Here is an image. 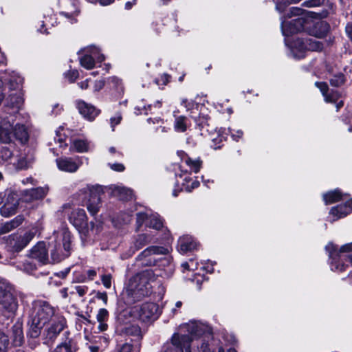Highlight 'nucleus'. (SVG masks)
<instances>
[{
	"label": "nucleus",
	"instance_id": "35",
	"mask_svg": "<svg viewBox=\"0 0 352 352\" xmlns=\"http://www.w3.org/2000/svg\"><path fill=\"white\" fill-rule=\"evenodd\" d=\"M188 127V120L184 116H179L175 118L174 128L177 132H184Z\"/></svg>",
	"mask_w": 352,
	"mask_h": 352
},
{
	"label": "nucleus",
	"instance_id": "12",
	"mask_svg": "<svg viewBox=\"0 0 352 352\" xmlns=\"http://www.w3.org/2000/svg\"><path fill=\"white\" fill-rule=\"evenodd\" d=\"M80 192L89 194V199L87 203V208L91 215H95L99 211L101 205L100 193L102 188L100 186H89L80 190Z\"/></svg>",
	"mask_w": 352,
	"mask_h": 352
},
{
	"label": "nucleus",
	"instance_id": "30",
	"mask_svg": "<svg viewBox=\"0 0 352 352\" xmlns=\"http://www.w3.org/2000/svg\"><path fill=\"white\" fill-rule=\"evenodd\" d=\"M24 221V217L22 215H18L12 220L5 223L0 228V233L3 234L9 232L12 230L19 226Z\"/></svg>",
	"mask_w": 352,
	"mask_h": 352
},
{
	"label": "nucleus",
	"instance_id": "15",
	"mask_svg": "<svg viewBox=\"0 0 352 352\" xmlns=\"http://www.w3.org/2000/svg\"><path fill=\"white\" fill-rule=\"evenodd\" d=\"M305 26V19L302 17L298 16L289 22L285 20L281 22V30L283 34L288 36L302 31Z\"/></svg>",
	"mask_w": 352,
	"mask_h": 352
},
{
	"label": "nucleus",
	"instance_id": "17",
	"mask_svg": "<svg viewBox=\"0 0 352 352\" xmlns=\"http://www.w3.org/2000/svg\"><path fill=\"white\" fill-rule=\"evenodd\" d=\"M34 162V150L26 147L19 155L16 162L13 164L16 170L27 169L32 166Z\"/></svg>",
	"mask_w": 352,
	"mask_h": 352
},
{
	"label": "nucleus",
	"instance_id": "27",
	"mask_svg": "<svg viewBox=\"0 0 352 352\" xmlns=\"http://www.w3.org/2000/svg\"><path fill=\"white\" fill-rule=\"evenodd\" d=\"M14 137L21 144H26L30 138L28 128L23 124H16L14 127Z\"/></svg>",
	"mask_w": 352,
	"mask_h": 352
},
{
	"label": "nucleus",
	"instance_id": "37",
	"mask_svg": "<svg viewBox=\"0 0 352 352\" xmlns=\"http://www.w3.org/2000/svg\"><path fill=\"white\" fill-rule=\"evenodd\" d=\"M163 226L162 220L157 214H150L149 220L146 222V226L155 230H160Z\"/></svg>",
	"mask_w": 352,
	"mask_h": 352
},
{
	"label": "nucleus",
	"instance_id": "21",
	"mask_svg": "<svg viewBox=\"0 0 352 352\" xmlns=\"http://www.w3.org/2000/svg\"><path fill=\"white\" fill-rule=\"evenodd\" d=\"M48 192L47 187H39L24 190L22 193L21 199L27 203L34 200L43 199Z\"/></svg>",
	"mask_w": 352,
	"mask_h": 352
},
{
	"label": "nucleus",
	"instance_id": "59",
	"mask_svg": "<svg viewBox=\"0 0 352 352\" xmlns=\"http://www.w3.org/2000/svg\"><path fill=\"white\" fill-rule=\"evenodd\" d=\"M182 267L184 270H194L195 269H197V265H195V267H193V259H190L189 262H184L182 264Z\"/></svg>",
	"mask_w": 352,
	"mask_h": 352
},
{
	"label": "nucleus",
	"instance_id": "16",
	"mask_svg": "<svg viewBox=\"0 0 352 352\" xmlns=\"http://www.w3.org/2000/svg\"><path fill=\"white\" fill-rule=\"evenodd\" d=\"M56 165L61 171L74 173L82 164L81 159L79 157L75 158L72 157H60L56 160Z\"/></svg>",
	"mask_w": 352,
	"mask_h": 352
},
{
	"label": "nucleus",
	"instance_id": "43",
	"mask_svg": "<svg viewBox=\"0 0 352 352\" xmlns=\"http://www.w3.org/2000/svg\"><path fill=\"white\" fill-rule=\"evenodd\" d=\"M9 346L8 336L0 330V352H7Z\"/></svg>",
	"mask_w": 352,
	"mask_h": 352
},
{
	"label": "nucleus",
	"instance_id": "47",
	"mask_svg": "<svg viewBox=\"0 0 352 352\" xmlns=\"http://www.w3.org/2000/svg\"><path fill=\"white\" fill-rule=\"evenodd\" d=\"M78 12L76 8H74V11L67 12V11H63L60 12L62 15H63L65 17L67 18L70 20V22L73 23L74 22L76 21L75 17L77 16Z\"/></svg>",
	"mask_w": 352,
	"mask_h": 352
},
{
	"label": "nucleus",
	"instance_id": "25",
	"mask_svg": "<svg viewBox=\"0 0 352 352\" xmlns=\"http://www.w3.org/2000/svg\"><path fill=\"white\" fill-rule=\"evenodd\" d=\"M11 338L14 346H21L24 342L23 324L21 322H16L11 329Z\"/></svg>",
	"mask_w": 352,
	"mask_h": 352
},
{
	"label": "nucleus",
	"instance_id": "3",
	"mask_svg": "<svg viewBox=\"0 0 352 352\" xmlns=\"http://www.w3.org/2000/svg\"><path fill=\"white\" fill-rule=\"evenodd\" d=\"M57 315V313L51 305L45 301L36 302L33 307L30 316V329L29 335L32 338H37L41 333V329L50 323Z\"/></svg>",
	"mask_w": 352,
	"mask_h": 352
},
{
	"label": "nucleus",
	"instance_id": "60",
	"mask_svg": "<svg viewBox=\"0 0 352 352\" xmlns=\"http://www.w3.org/2000/svg\"><path fill=\"white\" fill-rule=\"evenodd\" d=\"M109 153L110 155H111L112 156H114L116 158H120L122 156V153H120V151H117L116 149V148L113 147V146L110 147L109 148Z\"/></svg>",
	"mask_w": 352,
	"mask_h": 352
},
{
	"label": "nucleus",
	"instance_id": "18",
	"mask_svg": "<svg viewBox=\"0 0 352 352\" xmlns=\"http://www.w3.org/2000/svg\"><path fill=\"white\" fill-rule=\"evenodd\" d=\"M153 241V236L151 234H140L135 236L128 250V256H131L137 251L142 249L146 245Z\"/></svg>",
	"mask_w": 352,
	"mask_h": 352
},
{
	"label": "nucleus",
	"instance_id": "5",
	"mask_svg": "<svg viewBox=\"0 0 352 352\" xmlns=\"http://www.w3.org/2000/svg\"><path fill=\"white\" fill-rule=\"evenodd\" d=\"M69 220L79 230L83 243L94 241L97 230H95L93 222L90 223V228L87 226L85 210L81 208L74 209L69 216Z\"/></svg>",
	"mask_w": 352,
	"mask_h": 352
},
{
	"label": "nucleus",
	"instance_id": "64",
	"mask_svg": "<svg viewBox=\"0 0 352 352\" xmlns=\"http://www.w3.org/2000/svg\"><path fill=\"white\" fill-rule=\"evenodd\" d=\"M87 344L89 352H98L99 349L101 348L100 345H94L92 343L91 344Z\"/></svg>",
	"mask_w": 352,
	"mask_h": 352
},
{
	"label": "nucleus",
	"instance_id": "33",
	"mask_svg": "<svg viewBox=\"0 0 352 352\" xmlns=\"http://www.w3.org/2000/svg\"><path fill=\"white\" fill-rule=\"evenodd\" d=\"M19 204H4L0 208V214L4 217H9L14 215L18 209Z\"/></svg>",
	"mask_w": 352,
	"mask_h": 352
},
{
	"label": "nucleus",
	"instance_id": "55",
	"mask_svg": "<svg viewBox=\"0 0 352 352\" xmlns=\"http://www.w3.org/2000/svg\"><path fill=\"white\" fill-rule=\"evenodd\" d=\"M66 77L70 82H74L78 77V72L77 70L69 71L66 74Z\"/></svg>",
	"mask_w": 352,
	"mask_h": 352
},
{
	"label": "nucleus",
	"instance_id": "8",
	"mask_svg": "<svg viewBox=\"0 0 352 352\" xmlns=\"http://www.w3.org/2000/svg\"><path fill=\"white\" fill-rule=\"evenodd\" d=\"M36 232V228H32L25 232L23 235L12 234L5 237L4 241L6 248L8 251L12 252L21 251L34 238Z\"/></svg>",
	"mask_w": 352,
	"mask_h": 352
},
{
	"label": "nucleus",
	"instance_id": "45",
	"mask_svg": "<svg viewBox=\"0 0 352 352\" xmlns=\"http://www.w3.org/2000/svg\"><path fill=\"white\" fill-rule=\"evenodd\" d=\"M344 76L342 74H338L330 80V83L333 87H339L344 84Z\"/></svg>",
	"mask_w": 352,
	"mask_h": 352
},
{
	"label": "nucleus",
	"instance_id": "57",
	"mask_svg": "<svg viewBox=\"0 0 352 352\" xmlns=\"http://www.w3.org/2000/svg\"><path fill=\"white\" fill-rule=\"evenodd\" d=\"M109 167L111 169L115 171L118 172H122L124 170V166L122 164L120 163H114V164H109Z\"/></svg>",
	"mask_w": 352,
	"mask_h": 352
},
{
	"label": "nucleus",
	"instance_id": "54",
	"mask_svg": "<svg viewBox=\"0 0 352 352\" xmlns=\"http://www.w3.org/2000/svg\"><path fill=\"white\" fill-rule=\"evenodd\" d=\"M102 283L103 285L109 289L111 287V276L110 274H104L102 276L101 278Z\"/></svg>",
	"mask_w": 352,
	"mask_h": 352
},
{
	"label": "nucleus",
	"instance_id": "7",
	"mask_svg": "<svg viewBox=\"0 0 352 352\" xmlns=\"http://www.w3.org/2000/svg\"><path fill=\"white\" fill-rule=\"evenodd\" d=\"M130 314L141 322L149 323L157 320L160 312L157 304L146 302L133 307L131 309Z\"/></svg>",
	"mask_w": 352,
	"mask_h": 352
},
{
	"label": "nucleus",
	"instance_id": "6",
	"mask_svg": "<svg viewBox=\"0 0 352 352\" xmlns=\"http://www.w3.org/2000/svg\"><path fill=\"white\" fill-rule=\"evenodd\" d=\"M54 245L51 250V256L54 262H59L67 257L71 250V234L69 232L62 230L54 233Z\"/></svg>",
	"mask_w": 352,
	"mask_h": 352
},
{
	"label": "nucleus",
	"instance_id": "38",
	"mask_svg": "<svg viewBox=\"0 0 352 352\" xmlns=\"http://www.w3.org/2000/svg\"><path fill=\"white\" fill-rule=\"evenodd\" d=\"M116 352H140V346L125 342L117 346Z\"/></svg>",
	"mask_w": 352,
	"mask_h": 352
},
{
	"label": "nucleus",
	"instance_id": "19",
	"mask_svg": "<svg viewBox=\"0 0 352 352\" xmlns=\"http://www.w3.org/2000/svg\"><path fill=\"white\" fill-rule=\"evenodd\" d=\"M14 127L6 118L0 117V142L3 144L12 142Z\"/></svg>",
	"mask_w": 352,
	"mask_h": 352
},
{
	"label": "nucleus",
	"instance_id": "2",
	"mask_svg": "<svg viewBox=\"0 0 352 352\" xmlns=\"http://www.w3.org/2000/svg\"><path fill=\"white\" fill-rule=\"evenodd\" d=\"M154 278L152 270H146L131 277L123 294L127 305H132L148 296L151 292V281Z\"/></svg>",
	"mask_w": 352,
	"mask_h": 352
},
{
	"label": "nucleus",
	"instance_id": "34",
	"mask_svg": "<svg viewBox=\"0 0 352 352\" xmlns=\"http://www.w3.org/2000/svg\"><path fill=\"white\" fill-rule=\"evenodd\" d=\"M340 98V94L337 91L331 90L329 94L324 98V100L327 102H331L336 104V109L338 111L344 104L342 100L338 101Z\"/></svg>",
	"mask_w": 352,
	"mask_h": 352
},
{
	"label": "nucleus",
	"instance_id": "40",
	"mask_svg": "<svg viewBox=\"0 0 352 352\" xmlns=\"http://www.w3.org/2000/svg\"><path fill=\"white\" fill-rule=\"evenodd\" d=\"M182 186L188 192H191L193 189L197 188L199 186V182L197 179H192L188 176H186L183 179Z\"/></svg>",
	"mask_w": 352,
	"mask_h": 352
},
{
	"label": "nucleus",
	"instance_id": "22",
	"mask_svg": "<svg viewBox=\"0 0 352 352\" xmlns=\"http://www.w3.org/2000/svg\"><path fill=\"white\" fill-rule=\"evenodd\" d=\"M352 212V199L346 201L344 204L338 205L333 207L329 215L332 218V221H336L340 218L346 217Z\"/></svg>",
	"mask_w": 352,
	"mask_h": 352
},
{
	"label": "nucleus",
	"instance_id": "58",
	"mask_svg": "<svg viewBox=\"0 0 352 352\" xmlns=\"http://www.w3.org/2000/svg\"><path fill=\"white\" fill-rule=\"evenodd\" d=\"M228 134L231 135L233 140L237 142L239 140V139H241L242 138L243 133L241 130H237L235 133H233L232 131V129H230V132L228 133Z\"/></svg>",
	"mask_w": 352,
	"mask_h": 352
},
{
	"label": "nucleus",
	"instance_id": "28",
	"mask_svg": "<svg viewBox=\"0 0 352 352\" xmlns=\"http://www.w3.org/2000/svg\"><path fill=\"white\" fill-rule=\"evenodd\" d=\"M230 132V128H220L217 131V137L212 138V147L214 149H217L221 147L223 141H226L228 133Z\"/></svg>",
	"mask_w": 352,
	"mask_h": 352
},
{
	"label": "nucleus",
	"instance_id": "1",
	"mask_svg": "<svg viewBox=\"0 0 352 352\" xmlns=\"http://www.w3.org/2000/svg\"><path fill=\"white\" fill-rule=\"evenodd\" d=\"M181 331L188 334L175 333L170 342L164 344L160 352H191L190 342L199 337L209 338L212 335L211 328L201 322L191 321L181 327Z\"/></svg>",
	"mask_w": 352,
	"mask_h": 352
},
{
	"label": "nucleus",
	"instance_id": "56",
	"mask_svg": "<svg viewBox=\"0 0 352 352\" xmlns=\"http://www.w3.org/2000/svg\"><path fill=\"white\" fill-rule=\"evenodd\" d=\"M140 332V329L136 326H130L126 327V333L130 335H138Z\"/></svg>",
	"mask_w": 352,
	"mask_h": 352
},
{
	"label": "nucleus",
	"instance_id": "48",
	"mask_svg": "<svg viewBox=\"0 0 352 352\" xmlns=\"http://www.w3.org/2000/svg\"><path fill=\"white\" fill-rule=\"evenodd\" d=\"M315 85L320 90L322 96L325 98L326 96L329 94V88L327 84L323 82H316Z\"/></svg>",
	"mask_w": 352,
	"mask_h": 352
},
{
	"label": "nucleus",
	"instance_id": "50",
	"mask_svg": "<svg viewBox=\"0 0 352 352\" xmlns=\"http://www.w3.org/2000/svg\"><path fill=\"white\" fill-rule=\"evenodd\" d=\"M122 119V117L120 113H117L114 116L110 118V124L112 131H114L115 126L120 123Z\"/></svg>",
	"mask_w": 352,
	"mask_h": 352
},
{
	"label": "nucleus",
	"instance_id": "61",
	"mask_svg": "<svg viewBox=\"0 0 352 352\" xmlns=\"http://www.w3.org/2000/svg\"><path fill=\"white\" fill-rule=\"evenodd\" d=\"M301 9L296 7H292L289 8V14H287L288 17H291L292 15L298 16L300 14Z\"/></svg>",
	"mask_w": 352,
	"mask_h": 352
},
{
	"label": "nucleus",
	"instance_id": "41",
	"mask_svg": "<svg viewBox=\"0 0 352 352\" xmlns=\"http://www.w3.org/2000/svg\"><path fill=\"white\" fill-rule=\"evenodd\" d=\"M5 197H6L4 204L14 203L19 204V198L16 192L12 190H7L6 192H3Z\"/></svg>",
	"mask_w": 352,
	"mask_h": 352
},
{
	"label": "nucleus",
	"instance_id": "13",
	"mask_svg": "<svg viewBox=\"0 0 352 352\" xmlns=\"http://www.w3.org/2000/svg\"><path fill=\"white\" fill-rule=\"evenodd\" d=\"M168 250L160 246H149L144 250L136 258V261L140 262L142 266H152L155 265V255L166 254Z\"/></svg>",
	"mask_w": 352,
	"mask_h": 352
},
{
	"label": "nucleus",
	"instance_id": "49",
	"mask_svg": "<svg viewBox=\"0 0 352 352\" xmlns=\"http://www.w3.org/2000/svg\"><path fill=\"white\" fill-rule=\"evenodd\" d=\"M52 352H72L71 346L67 343H61L58 344Z\"/></svg>",
	"mask_w": 352,
	"mask_h": 352
},
{
	"label": "nucleus",
	"instance_id": "52",
	"mask_svg": "<svg viewBox=\"0 0 352 352\" xmlns=\"http://www.w3.org/2000/svg\"><path fill=\"white\" fill-rule=\"evenodd\" d=\"M323 2H324V0H307V1H305L302 3V5L306 7L311 8V7H316V6H320L321 4L323 3Z\"/></svg>",
	"mask_w": 352,
	"mask_h": 352
},
{
	"label": "nucleus",
	"instance_id": "42",
	"mask_svg": "<svg viewBox=\"0 0 352 352\" xmlns=\"http://www.w3.org/2000/svg\"><path fill=\"white\" fill-rule=\"evenodd\" d=\"M150 214H151V212L137 213L136 223L138 226V230L140 228V227L142 226L143 223L146 225V222L149 220Z\"/></svg>",
	"mask_w": 352,
	"mask_h": 352
},
{
	"label": "nucleus",
	"instance_id": "9",
	"mask_svg": "<svg viewBox=\"0 0 352 352\" xmlns=\"http://www.w3.org/2000/svg\"><path fill=\"white\" fill-rule=\"evenodd\" d=\"M325 250L329 253L331 270L338 272L343 271L345 265L342 263L344 256L341 254L352 251V243L342 245L339 250L334 244L329 243L326 245Z\"/></svg>",
	"mask_w": 352,
	"mask_h": 352
},
{
	"label": "nucleus",
	"instance_id": "46",
	"mask_svg": "<svg viewBox=\"0 0 352 352\" xmlns=\"http://www.w3.org/2000/svg\"><path fill=\"white\" fill-rule=\"evenodd\" d=\"M109 318V312L106 309H100L97 316L96 318L98 322H106Z\"/></svg>",
	"mask_w": 352,
	"mask_h": 352
},
{
	"label": "nucleus",
	"instance_id": "51",
	"mask_svg": "<svg viewBox=\"0 0 352 352\" xmlns=\"http://www.w3.org/2000/svg\"><path fill=\"white\" fill-rule=\"evenodd\" d=\"M1 157L4 160H9L12 158L13 156V153L7 146H3L1 151Z\"/></svg>",
	"mask_w": 352,
	"mask_h": 352
},
{
	"label": "nucleus",
	"instance_id": "20",
	"mask_svg": "<svg viewBox=\"0 0 352 352\" xmlns=\"http://www.w3.org/2000/svg\"><path fill=\"white\" fill-rule=\"evenodd\" d=\"M30 257L37 260L42 264L48 262V251L43 241L37 243L30 251Z\"/></svg>",
	"mask_w": 352,
	"mask_h": 352
},
{
	"label": "nucleus",
	"instance_id": "31",
	"mask_svg": "<svg viewBox=\"0 0 352 352\" xmlns=\"http://www.w3.org/2000/svg\"><path fill=\"white\" fill-rule=\"evenodd\" d=\"M344 196H346V195H342L340 190L336 189L324 194L323 200L326 204H331L343 200Z\"/></svg>",
	"mask_w": 352,
	"mask_h": 352
},
{
	"label": "nucleus",
	"instance_id": "29",
	"mask_svg": "<svg viewBox=\"0 0 352 352\" xmlns=\"http://www.w3.org/2000/svg\"><path fill=\"white\" fill-rule=\"evenodd\" d=\"M328 25L324 21L316 23L313 28L310 30V34L315 37H324L328 32Z\"/></svg>",
	"mask_w": 352,
	"mask_h": 352
},
{
	"label": "nucleus",
	"instance_id": "11",
	"mask_svg": "<svg viewBox=\"0 0 352 352\" xmlns=\"http://www.w3.org/2000/svg\"><path fill=\"white\" fill-rule=\"evenodd\" d=\"M23 79L14 74L12 78L9 80L10 89L12 92L5 99V105L11 108H19L23 103L22 94L19 90Z\"/></svg>",
	"mask_w": 352,
	"mask_h": 352
},
{
	"label": "nucleus",
	"instance_id": "23",
	"mask_svg": "<svg viewBox=\"0 0 352 352\" xmlns=\"http://www.w3.org/2000/svg\"><path fill=\"white\" fill-rule=\"evenodd\" d=\"M77 108L79 113L86 119L93 120L100 113V111L95 107L86 103L84 101H78L77 102Z\"/></svg>",
	"mask_w": 352,
	"mask_h": 352
},
{
	"label": "nucleus",
	"instance_id": "4",
	"mask_svg": "<svg viewBox=\"0 0 352 352\" xmlns=\"http://www.w3.org/2000/svg\"><path fill=\"white\" fill-rule=\"evenodd\" d=\"M18 300L13 286L7 280H0V316L12 318L18 309Z\"/></svg>",
	"mask_w": 352,
	"mask_h": 352
},
{
	"label": "nucleus",
	"instance_id": "44",
	"mask_svg": "<svg viewBox=\"0 0 352 352\" xmlns=\"http://www.w3.org/2000/svg\"><path fill=\"white\" fill-rule=\"evenodd\" d=\"M88 291V287L84 285H77L71 287L69 294L74 295L78 294L79 296H83Z\"/></svg>",
	"mask_w": 352,
	"mask_h": 352
},
{
	"label": "nucleus",
	"instance_id": "36",
	"mask_svg": "<svg viewBox=\"0 0 352 352\" xmlns=\"http://www.w3.org/2000/svg\"><path fill=\"white\" fill-rule=\"evenodd\" d=\"M185 164L190 168L194 173H197L199 171L202 162L199 158L192 159L189 157L184 159Z\"/></svg>",
	"mask_w": 352,
	"mask_h": 352
},
{
	"label": "nucleus",
	"instance_id": "53",
	"mask_svg": "<svg viewBox=\"0 0 352 352\" xmlns=\"http://www.w3.org/2000/svg\"><path fill=\"white\" fill-rule=\"evenodd\" d=\"M182 105H183L186 111L192 110L197 104L192 100H188L187 99H183L182 100Z\"/></svg>",
	"mask_w": 352,
	"mask_h": 352
},
{
	"label": "nucleus",
	"instance_id": "63",
	"mask_svg": "<svg viewBox=\"0 0 352 352\" xmlns=\"http://www.w3.org/2000/svg\"><path fill=\"white\" fill-rule=\"evenodd\" d=\"M345 32H346L348 37L349 38V39L352 41V24L351 23H348L346 25Z\"/></svg>",
	"mask_w": 352,
	"mask_h": 352
},
{
	"label": "nucleus",
	"instance_id": "24",
	"mask_svg": "<svg viewBox=\"0 0 352 352\" xmlns=\"http://www.w3.org/2000/svg\"><path fill=\"white\" fill-rule=\"evenodd\" d=\"M299 45L300 50H307L311 51H320L322 49V44L316 39H301L298 38L296 41L295 46Z\"/></svg>",
	"mask_w": 352,
	"mask_h": 352
},
{
	"label": "nucleus",
	"instance_id": "26",
	"mask_svg": "<svg viewBox=\"0 0 352 352\" xmlns=\"http://www.w3.org/2000/svg\"><path fill=\"white\" fill-rule=\"evenodd\" d=\"M197 242L189 236H184L179 238L178 241V250L181 253H186L193 250L197 247Z\"/></svg>",
	"mask_w": 352,
	"mask_h": 352
},
{
	"label": "nucleus",
	"instance_id": "14",
	"mask_svg": "<svg viewBox=\"0 0 352 352\" xmlns=\"http://www.w3.org/2000/svg\"><path fill=\"white\" fill-rule=\"evenodd\" d=\"M85 54L80 58V63L87 69H91L95 66L96 61L102 62L104 60L103 54L100 53L98 48L89 47L84 50Z\"/></svg>",
	"mask_w": 352,
	"mask_h": 352
},
{
	"label": "nucleus",
	"instance_id": "62",
	"mask_svg": "<svg viewBox=\"0 0 352 352\" xmlns=\"http://www.w3.org/2000/svg\"><path fill=\"white\" fill-rule=\"evenodd\" d=\"M100 341V346L101 347H106L109 343V338L106 336H98L96 338Z\"/></svg>",
	"mask_w": 352,
	"mask_h": 352
},
{
	"label": "nucleus",
	"instance_id": "10",
	"mask_svg": "<svg viewBox=\"0 0 352 352\" xmlns=\"http://www.w3.org/2000/svg\"><path fill=\"white\" fill-rule=\"evenodd\" d=\"M43 332V343L50 345L54 342L60 332L66 326L65 318L62 315H57L50 323Z\"/></svg>",
	"mask_w": 352,
	"mask_h": 352
},
{
	"label": "nucleus",
	"instance_id": "39",
	"mask_svg": "<svg viewBox=\"0 0 352 352\" xmlns=\"http://www.w3.org/2000/svg\"><path fill=\"white\" fill-rule=\"evenodd\" d=\"M88 143L83 140H74L71 146V149H74L78 153H83L88 151Z\"/></svg>",
	"mask_w": 352,
	"mask_h": 352
},
{
	"label": "nucleus",
	"instance_id": "32",
	"mask_svg": "<svg viewBox=\"0 0 352 352\" xmlns=\"http://www.w3.org/2000/svg\"><path fill=\"white\" fill-rule=\"evenodd\" d=\"M114 196L122 200H128L132 198L133 192L131 189L121 186H114L112 190Z\"/></svg>",
	"mask_w": 352,
	"mask_h": 352
}]
</instances>
